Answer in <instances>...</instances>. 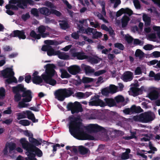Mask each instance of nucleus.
I'll list each match as a JSON object with an SVG mask.
<instances>
[{
  "label": "nucleus",
  "instance_id": "f257e3e1",
  "mask_svg": "<svg viewBox=\"0 0 160 160\" xmlns=\"http://www.w3.org/2000/svg\"><path fill=\"white\" fill-rule=\"evenodd\" d=\"M80 118L72 115L69 117V129L71 134L79 140H94L93 136L86 133L82 128V123L80 121Z\"/></svg>",
  "mask_w": 160,
  "mask_h": 160
},
{
  "label": "nucleus",
  "instance_id": "f03ea898",
  "mask_svg": "<svg viewBox=\"0 0 160 160\" xmlns=\"http://www.w3.org/2000/svg\"><path fill=\"white\" fill-rule=\"evenodd\" d=\"M12 91L15 94L14 100L16 102L19 101L22 97L23 99L30 102L32 98V92L30 90H28L24 87L22 84H18L16 86L12 87Z\"/></svg>",
  "mask_w": 160,
  "mask_h": 160
},
{
  "label": "nucleus",
  "instance_id": "7ed1b4c3",
  "mask_svg": "<svg viewBox=\"0 0 160 160\" xmlns=\"http://www.w3.org/2000/svg\"><path fill=\"white\" fill-rule=\"evenodd\" d=\"M28 142L25 138H21L19 141L22 147L26 151L32 149V147L38 146L41 144L42 139H39L38 140L33 138V135L32 134L31 136L29 138Z\"/></svg>",
  "mask_w": 160,
  "mask_h": 160
},
{
  "label": "nucleus",
  "instance_id": "20e7f679",
  "mask_svg": "<svg viewBox=\"0 0 160 160\" xmlns=\"http://www.w3.org/2000/svg\"><path fill=\"white\" fill-rule=\"evenodd\" d=\"M46 26L43 25H40L37 29V32L38 34H37L33 30H32L30 33V36L31 37L35 39H39L41 38H43L48 37L49 34L48 32H45L46 30Z\"/></svg>",
  "mask_w": 160,
  "mask_h": 160
},
{
  "label": "nucleus",
  "instance_id": "39448f33",
  "mask_svg": "<svg viewBox=\"0 0 160 160\" xmlns=\"http://www.w3.org/2000/svg\"><path fill=\"white\" fill-rule=\"evenodd\" d=\"M133 119L136 122L142 123H148L152 121L154 118L151 113L149 112H145L133 117Z\"/></svg>",
  "mask_w": 160,
  "mask_h": 160
},
{
  "label": "nucleus",
  "instance_id": "423d86ee",
  "mask_svg": "<svg viewBox=\"0 0 160 160\" xmlns=\"http://www.w3.org/2000/svg\"><path fill=\"white\" fill-rule=\"evenodd\" d=\"M45 68V74H42L41 77L43 79L52 78L56 73L54 69L56 66L53 64H47L44 66Z\"/></svg>",
  "mask_w": 160,
  "mask_h": 160
},
{
  "label": "nucleus",
  "instance_id": "0eeeda50",
  "mask_svg": "<svg viewBox=\"0 0 160 160\" xmlns=\"http://www.w3.org/2000/svg\"><path fill=\"white\" fill-rule=\"evenodd\" d=\"M100 96L96 95L92 97L91 98L92 101L89 102V105L91 106H100L102 107L103 101L99 99Z\"/></svg>",
  "mask_w": 160,
  "mask_h": 160
},
{
  "label": "nucleus",
  "instance_id": "6e6552de",
  "mask_svg": "<svg viewBox=\"0 0 160 160\" xmlns=\"http://www.w3.org/2000/svg\"><path fill=\"white\" fill-rule=\"evenodd\" d=\"M10 36L12 37H18L19 39H24L26 38L24 30H15L11 34Z\"/></svg>",
  "mask_w": 160,
  "mask_h": 160
},
{
  "label": "nucleus",
  "instance_id": "1a4fd4ad",
  "mask_svg": "<svg viewBox=\"0 0 160 160\" xmlns=\"http://www.w3.org/2000/svg\"><path fill=\"white\" fill-rule=\"evenodd\" d=\"M56 98L60 101H63L65 98L63 89H60L56 90L54 93Z\"/></svg>",
  "mask_w": 160,
  "mask_h": 160
},
{
  "label": "nucleus",
  "instance_id": "9d476101",
  "mask_svg": "<svg viewBox=\"0 0 160 160\" xmlns=\"http://www.w3.org/2000/svg\"><path fill=\"white\" fill-rule=\"evenodd\" d=\"M38 72L37 71H35L32 74V82L36 84H39L42 82V78L38 75Z\"/></svg>",
  "mask_w": 160,
  "mask_h": 160
},
{
  "label": "nucleus",
  "instance_id": "9b49d317",
  "mask_svg": "<svg viewBox=\"0 0 160 160\" xmlns=\"http://www.w3.org/2000/svg\"><path fill=\"white\" fill-rule=\"evenodd\" d=\"M80 67L77 65H73L69 67L68 68V71L71 74L76 75L80 72Z\"/></svg>",
  "mask_w": 160,
  "mask_h": 160
},
{
  "label": "nucleus",
  "instance_id": "f8f14e48",
  "mask_svg": "<svg viewBox=\"0 0 160 160\" xmlns=\"http://www.w3.org/2000/svg\"><path fill=\"white\" fill-rule=\"evenodd\" d=\"M88 129L91 131L96 132L100 131H104V128L100 126L97 124H91L88 126Z\"/></svg>",
  "mask_w": 160,
  "mask_h": 160
},
{
  "label": "nucleus",
  "instance_id": "ddd939ff",
  "mask_svg": "<svg viewBox=\"0 0 160 160\" xmlns=\"http://www.w3.org/2000/svg\"><path fill=\"white\" fill-rule=\"evenodd\" d=\"M1 73L4 78H8L11 76H13L14 74L12 69L11 68H7L2 71Z\"/></svg>",
  "mask_w": 160,
  "mask_h": 160
},
{
  "label": "nucleus",
  "instance_id": "4468645a",
  "mask_svg": "<svg viewBox=\"0 0 160 160\" xmlns=\"http://www.w3.org/2000/svg\"><path fill=\"white\" fill-rule=\"evenodd\" d=\"M105 102L103 101L102 107L108 106L110 107H112L116 105V103L114 99L111 98H105L104 99Z\"/></svg>",
  "mask_w": 160,
  "mask_h": 160
},
{
  "label": "nucleus",
  "instance_id": "2eb2a0df",
  "mask_svg": "<svg viewBox=\"0 0 160 160\" xmlns=\"http://www.w3.org/2000/svg\"><path fill=\"white\" fill-rule=\"evenodd\" d=\"M75 106L73 109L72 110V114H74L75 113L77 114L79 112H82L83 111V108L80 103L77 101L74 102Z\"/></svg>",
  "mask_w": 160,
  "mask_h": 160
},
{
  "label": "nucleus",
  "instance_id": "dca6fc26",
  "mask_svg": "<svg viewBox=\"0 0 160 160\" xmlns=\"http://www.w3.org/2000/svg\"><path fill=\"white\" fill-rule=\"evenodd\" d=\"M159 92L157 90L152 89L148 94L149 98L151 100L157 99L159 96Z\"/></svg>",
  "mask_w": 160,
  "mask_h": 160
},
{
  "label": "nucleus",
  "instance_id": "f3484780",
  "mask_svg": "<svg viewBox=\"0 0 160 160\" xmlns=\"http://www.w3.org/2000/svg\"><path fill=\"white\" fill-rule=\"evenodd\" d=\"M72 56L74 57H76L78 60H81L86 59L87 58V55H85V53L83 51L73 52Z\"/></svg>",
  "mask_w": 160,
  "mask_h": 160
},
{
  "label": "nucleus",
  "instance_id": "a211bd4d",
  "mask_svg": "<svg viewBox=\"0 0 160 160\" xmlns=\"http://www.w3.org/2000/svg\"><path fill=\"white\" fill-rule=\"evenodd\" d=\"M133 73L130 71H127L125 73L122 77V79L125 82L130 81L133 78Z\"/></svg>",
  "mask_w": 160,
  "mask_h": 160
},
{
  "label": "nucleus",
  "instance_id": "6ab92c4d",
  "mask_svg": "<svg viewBox=\"0 0 160 160\" xmlns=\"http://www.w3.org/2000/svg\"><path fill=\"white\" fill-rule=\"evenodd\" d=\"M87 61L92 64H96L100 62V58L97 56H95L92 57L90 56L87 55L86 59Z\"/></svg>",
  "mask_w": 160,
  "mask_h": 160
},
{
  "label": "nucleus",
  "instance_id": "aec40b11",
  "mask_svg": "<svg viewBox=\"0 0 160 160\" xmlns=\"http://www.w3.org/2000/svg\"><path fill=\"white\" fill-rule=\"evenodd\" d=\"M40 14L45 16H48L51 14V10L45 7L39 8L38 9Z\"/></svg>",
  "mask_w": 160,
  "mask_h": 160
},
{
  "label": "nucleus",
  "instance_id": "412c9836",
  "mask_svg": "<svg viewBox=\"0 0 160 160\" xmlns=\"http://www.w3.org/2000/svg\"><path fill=\"white\" fill-rule=\"evenodd\" d=\"M32 149L27 151L31 153H35V154L38 157H41L42 155V151L37 147H32Z\"/></svg>",
  "mask_w": 160,
  "mask_h": 160
},
{
  "label": "nucleus",
  "instance_id": "4be33fe9",
  "mask_svg": "<svg viewBox=\"0 0 160 160\" xmlns=\"http://www.w3.org/2000/svg\"><path fill=\"white\" fill-rule=\"evenodd\" d=\"M59 25L60 28L63 30H66L69 28L68 22L66 20H60L58 21Z\"/></svg>",
  "mask_w": 160,
  "mask_h": 160
},
{
  "label": "nucleus",
  "instance_id": "5701e85b",
  "mask_svg": "<svg viewBox=\"0 0 160 160\" xmlns=\"http://www.w3.org/2000/svg\"><path fill=\"white\" fill-rule=\"evenodd\" d=\"M77 76L78 79L79 80V81H77V83L78 84H80L82 82L84 83H89L93 81V79L86 77H83L82 80H81L79 76Z\"/></svg>",
  "mask_w": 160,
  "mask_h": 160
},
{
  "label": "nucleus",
  "instance_id": "b1692460",
  "mask_svg": "<svg viewBox=\"0 0 160 160\" xmlns=\"http://www.w3.org/2000/svg\"><path fill=\"white\" fill-rule=\"evenodd\" d=\"M130 90L132 93V95L134 97L137 96L139 94H141L142 91L141 89L135 87H131Z\"/></svg>",
  "mask_w": 160,
  "mask_h": 160
},
{
  "label": "nucleus",
  "instance_id": "393cba45",
  "mask_svg": "<svg viewBox=\"0 0 160 160\" xmlns=\"http://www.w3.org/2000/svg\"><path fill=\"white\" fill-rule=\"evenodd\" d=\"M28 118L31 120L33 122H38V119H36V118L33 113L30 111H27L26 112Z\"/></svg>",
  "mask_w": 160,
  "mask_h": 160
},
{
  "label": "nucleus",
  "instance_id": "a878e982",
  "mask_svg": "<svg viewBox=\"0 0 160 160\" xmlns=\"http://www.w3.org/2000/svg\"><path fill=\"white\" fill-rule=\"evenodd\" d=\"M130 20L129 18L126 15H124L121 19L122 27L124 28L128 25V22Z\"/></svg>",
  "mask_w": 160,
  "mask_h": 160
},
{
  "label": "nucleus",
  "instance_id": "bb28decb",
  "mask_svg": "<svg viewBox=\"0 0 160 160\" xmlns=\"http://www.w3.org/2000/svg\"><path fill=\"white\" fill-rule=\"evenodd\" d=\"M82 68H84L86 74L92 73L94 72V69L89 66L82 64Z\"/></svg>",
  "mask_w": 160,
  "mask_h": 160
},
{
  "label": "nucleus",
  "instance_id": "cd10ccee",
  "mask_svg": "<svg viewBox=\"0 0 160 160\" xmlns=\"http://www.w3.org/2000/svg\"><path fill=\"white\" fill-rule=\"evenodd\" d=\"M22 0H10L9 3L10 4H17V6L20 8L24 9V7L22 5Z\"/></svg>",
  "mask_w": 160,
  "mask_h": 160
},
{
  "label": "nucleus",
  "instance_id": "c85d7f7f",
  "mask_svg": "<svg viewBox=\"0 0 160 160\" xmlns=\"http://www.w3.org/2000/svg\"><path fill=\"white\" fill-rule=\"evenodd\" d=\"M65 98L69 97L74 94V91L71 88L63 89Z\"/></svg>",
  "mask_w": 160,
  "mask_h": 160
},
{
  "label": "nucleus",
  "instance_id": "c756f323",
  "mask_svg": "<svg viewBox=\"0 0 160 160\" xmlns=\"http://www.w3.org/2000/svg\"><path fill=\"white\" fill-rule=\"evenodd\" d=\"M132 113H139L143 111L140 106H136L135 105H133L131 107Z\"/></svg>",
  "mask_w": 160,
  "mask_h": 160
},
{
  "label": "nucleus",
  "instance_id": "7c9ffc66",
  "mask_svg": "<svg viewBox=\"0 0 160 160\" xmlns=\"http://www.w3.org/2000/svg\"><path fill=\"white\" fill-rule=\"evenodd\" d=\"M143 20L145 22V25L146 26L150 25L151 22V18L148 16L146 14L143 16Z\"/></svg>",
  "mask_w": 160,
  "mask_h": 160
},
{
  "label": "nucleus",
  "instance_id": "2f4dec72",
  "mask_svg": "<svg viewBox=\"0 0 160 160\" xmlns=\"http://www.w3.org/2000/svg\"><path fill=\"white\" fill-rule=\"evenodd\" d=\"M29 102L22 98V101L19 102H18V107L20 109L27 107L28 106V104L26 103V102Z\"/></svg>",
  "mask_w": 160,
  "mask_h": 160
},
{
  "label": "nucleus",
  "instance_id": "473e14b6",
  "mask_svg": "<svg viewBox=\"0 0 160 160\" xmlns=\"http://www.w3.org/2000/svg\"><path fill=\"white\" fill-rule=\"evenodd\" d=\"M44 81L47 84H48L52 86H54L57 83L56 81L52 78H48L43 79Z\"/></svg>",
  "mask_w": 160,
  "mask_h": 160
},
{
  "label": "nucleus",
  "instance_id": "72a5a7b5",
  "mask_svg": "<svg viewBox=\"0 0 160 160\" xmlns=\"http://www.w3.org/2000/svg\"><path fill=\"white\" fill-rule=\"evenodd\" d=\"M58 57L60 59L66 60L68 58L69 56L64 52H61L59 51L58 50Z\"/></svg>",
  "mask_w": 160,
  "mask_h": 160
},
{
  "label": "nucleus",
  "instance_id": "f704fd0d",
  "mask_svg": "<svg viewBox=\"0 0 160 160\" xmlns=\"http://www.w3.org/2000/svg\"><path fill=\"white\" fill-rule=\"evenodd\" d=\"M8 78L6 80V83L8 84H10L12 82L17 83V81L16 78L13 76Z\"/></svg>",
  "mask_w": 160,
  "mask_h": 160
},
{
  "label": "nucleus",
  "instance_id": "c9c22d12",
  "mask_svg": "<svg viewBox=\"0 0 160 160\" xmlns=\"http://www.w3.org/2000/svg\"><path fill=\"white\" fill-rule=\"evenodd\" d=\"M89 150V149L82 146H80L78 148V151L80 154L82 155L86 154L88 153Z\"/></svg>",
  "mask_w": 160,
  "mask_h": 160
},
{
  "label": "nucleus",
  "instance_id": "e433bc0d",
  "mask_svg": "<svg viewBox=\"0 0 160 160\" xmlns=\"http://www.w3.org/2000/svg\"><path fill=\"white\" fill-rule=\"evenodd\" d=\"M92 34V38L93 39L100 38L102 36V33L100 32L97 31L96 29H95Z\"/></svg>",
  "mask_w": 160,
  "mask_h": 160
},
{
  "label": "nucleus",
  "instance_id": "4c0bfd02",
  "mask_svg": "<svg viewBox=\"0 0 160 160\" xmlns=\"http://www.w3.org/2000/svg\"><path fill=\"white\" fill-rule=\"evenodd\" d=\"M58 51H55L52 47L50 46L47 53L49 56L57 55L58 53Z\"/></svg>",
  "mask_w": 160,
  "mask_h": 160
},
{
  "label": "nucleus",
  "instance_id": "58836bf2",
  "mask_svg": "<svg viewBox=\"0 0 160 160\" xmlns=\"http://www.w3.org/2000/svg\"><path fill=\"white\" fill-rule=\"evenodd\" d=\"M135 56L137 57H138L139 59H142L144 57V53L141 50L138 49L135 52Z\"/></svg>",
  "mask_w": 160,
  "mask_h": 160
},
{
  "label": "nucleus",
  "instance_id": "ea45409f",
  "mask_svg": "<svg viewBox=\"0 0 160 160\" xmlns=\"http://www.w3.org/2000/svg\"><path fill=\"white\" fill-rule=\"evenodd\" d=\"M16 115L18 120L25 118H26V112L23 111L22 112L17 113H16Z\"/></svg>",
  "mask_w": 160,
  "mask_h": 160
},
{
  "label": "nucleus",
  "instance_id": "a19ab883",
  "mask_svg": "<svg viewBox=\"0 0 160 160\" xmlns=\"http://www.w3.org/2000/svg\"><path fill=\"white\" fill-rule=\"evenodd\" d=\"M114 100L116 103H117L122 102L125 101L124 97L122 95H119L115 97Z\"/></svg>",
  "mask_w": 160,
  "mask_h": 160
},
{
  "label": "nucleus",
  "instance_id": "79ce46f5",
  "mask_svg": "<svg viewBox=\"0 0 160 160\" xmlns=\"http://www.w3.org/2000/svg\"><path fill=\"white\" fill-rule=\"evenodd\" d=\"M28 4L31 5H34V2L32 0H22V5L24 7H27Z\"/></svg>",
  "mask_w": 160,
  "mask_h": 160
},
{
  "label": "nucleus",
  "instance_id": "37998d69",
  "mask_svg": "<svg viewBox=\"0 0 160 160\" xmlns=\"http://www.w3.org/2000/svg\"><path fill=\"white\" fill-rule=\"evenodd\" d=\"M26 154L28 156V158L29 160H37L35 158V154L33 153H31L27 151Z\"/></svg>",
  "mask_w": 160,
  "mask_h": 160
},
{
  "label": "nucleus",
  "instance_id": "c03bdc74",
  "mask_svg": "<svg viewBox=\"0 0 160 160\" xmlns=\"http://www.w3.org/2000/svg\"><path fill=\"white\" fill-rule=\"evenodd\" d=\"M118 88L114 85H110L108 88L109 92L111 93H114L117 92Z\"/></svg>",
  "mask_w": 160,
  "mask_h": 160
},
{
  "label": "nucleus",
  "instance_id": "a18cd8bd",
  "mask_svg": "<svg viewBox=\"0 0 160 160\" xmlns=\"http://www.w3.org/2000/svg\"><path fill=\"white\" fill-rule=\"evenodd\" d=\"M30 122L27 119L21 120L19 122V124L24 126H29Z\"/></svg>",
  "mask_w": 160,
  "mask_h": 160
},
{
  "label": "nucleus",
  "instance_id": "49530a36",
  "mask_svg": "<svg viewBox=\"0 0 160 160\" xmlns=\"http://www.w3.org/2000/svg\"><path fill=\"white\" fill-rule=\"evenodd\" d=\"M39 10L37 8H33L32 9L31 11V14L33 15L34 16L36 17H38L39 15Z\"/></svg>",
  "mask_w": 160,
  "mask_h": 160
},
{
  "label": "nucleus",
  "instance_id": "de8ad7c7",
  "mask_svg": "<svg viewBox=\"0 0 160 160\" xmlns=\"http://www.w3.org/2000/svg\"><path fill=\"white\" fill-rule=\"evenodd\" d=\"M75 104H74V102H69L67 106V110L68 111H71V112H72V110L73 109V108L75 106Z\"/></svg>",
  "mask_w": 160,
  "mask_h": 160
},
{
  "label": "nucleus",
  "instance_id": "09e8293b",
  "mask_svg": "<svg viewBox=\"0 0 160 160\" xmlns=\"http://www.w3.org/2000/svg\"><path fill=\"white\" fill-rule=\"evenodd\" d=\"M9 148V152L10 153H11V152L14 150L16 147V144L14 143H9L8 146Z\"/></svg>",
  "mask_w": 160,
  "mask_h": 160
},
{
  "label": "nucleus",
  "instance_id": "8fccbe9b",
  "mask_svg": "<svg viewBox=\"0 0 160 160\" xmlns=\"http://www.w3.org/2000/svg\"><path fill=\"white\" fill-rule=\"evenodd\" d=\"M114 47L119 49L120 50H123L124 49V45L122 43H116L114 44Z\"/></svg>",
  "mask_w": 160,
  "mask_h": 160
},
{
  "label": "nucleus",
  "instance_id": "3c124183",
  "mask_svg": "<svg viewBox=\"0 0 160 160\" xmlns=\"http://www.w3.org/2000/svg\"><path fill=\"white\" fill-rule=\"evenodd\" d=\"M143 41H142L138 39H134L133 43L134 45H139L140 46H142L144 44Z\"/></svg>",
  "mask_w": 160,
  "mask_h": 160
},
{
  "label": "nucleus",
  "instance_id": "603ef678",
  "mask_svg": "<svg viewBox=\"0 0 160 160\" xmlns=\"http://www.w3.org/2000/svg\"><path fill=\"white\" fill-rule=\"evenodd\" d=\"M71 77V75L69 74L67 71L64 70L63 72H62L61 77L62 78H69Z\"/></svg>",
  "mask_w": 160,
  "mask_h": 160
},
{
  "label": "nucleus",
  "instance_id": "864d4df0",
  "mask_svg": "<svg viewBox=\"0 0 160 160\" xmlns=\"http://www.w3.org/2000/svg\"><path fill=\"white\" fill-rule=\"evenodd\" d=\"M30 16L29 12L26 13L25 14H23L21 16V18L24 21H26L29 18Z\"/></svg>",
  "mask_w": 160,
  "mask_h": 160
},
{
  "label": "nucleus",
  "instance_id": "5fc2aeb1",
  "mask_svg": "<svg viewBox=\"0 0 160 160\" xmlns=\"http://www.w3.org/2000/svg\"><path fill=\"white\" fill-rule=\"evenodd\" d=\"M129 158V155L127 152H125L122 153L121 158L122 160H126L128 159Z\"/></svg>",
  "mask_w": 160,
  "mask_h": 160
},
{
  "label": "nucleus",
  "instance_id": "6e6d98bb",
  "mask_svg": "<svg viewBox=\"0 0 160 160\" xmlns=\"http://www.w3.org/2000/svg\"><path fill=\"white\" fill-rule=\"evenodd\" d=\"M5 95V90L4 88L1 87L0 88V98H3Z\"/></svg>",
  "mask_w": 160,
  "mask_h": 160
},
{
  "label": "nucleus",
  "instance_id": "4d7b16f0",
  "mask_svg": "<svg viewBox=\"0 0 160 160\" xmlns=\"http://www.w3.org/2000/svg\"><path fill=\"white\" fill-rule=\"evenodd\" d=\"M123 13L127 14L129 16L131 15L133 13L132 10L128 8H124V10H123Z\"/></svg>",
  "mask_w": 160,
  "mask_h": 160
},
{
  "label": "nucleus",
  "instance_id": "13d9d810",
  "mask_svg": "<svg viewBox=\"0 0 160 160\" xmlns=\"http://www.w3.org/2000/svg\"><path fill=\"white\" fill-rule=\"evenodd\" d=\"M51 14H54L58 17H60L62 15L61 13L59 11L55 9H51Z\"/></svg>",
  "mask_w": 160,
  "mask_h": 160
},
{
  "label": "nucleus",
  "instance_id": "bf43d9fd",
  "mask_svg": "<svg viewBox=\"0 0 160 160\" xmlns=\"http://www.w3.org/2000/svg\"><path fill=\"white\" fill-rule=\"evenodd\" d=\"M106 72V71L105 70H98L94 72V75L96 76H98Z\"/></svg>",
  "mask_w": 160,
  "mask_h": 160
},
{
  "label": "nucleus",
  "instance_id": "052dcab7",
  "mask_svg": "<svg viewBox=\"0 0 160 160\" xmlns=\"http://www.w3.org/2000/svg\"><path fill=\"white\" fill-rule=\"evenodd\" d=\"M101 92L102 95H107L110 93L108 88H105L102 89Z\"/></svg>",
  "mask_w": 160,
  "mask_h": 160
},
{
  "label": "nucleus",
  "instance_id": "680f3d73",
  "mask_svg": "<svg viewBox=\"0 0 160 160\" xmlns=\"http://www.w3.org/2000/svg\"><path fill=\"white\" fill-rule=\"evenodd\" d=\"M125 40L128 43H131L132 42L133 38L130 36H126L125 37Z\"/></svg>",
  "mask_w": 160,
  "mask_h": 160
},
{
  "label": "nucleus",
  "instance_id": "e2e57ef3",
  "mask_svg": "<svg viewBox=\"0 0 160 160\" xmlns=\"http://www.w3.org/2000/svg\"><path fill=\"white\" fill-rule=\"evenodd\" d=\"M76 96L79 98H84L85 94L84 93L81 92H78L76 93Z\"/></svg>",
  "mask_w": 160,
  "mask_h": 160
},
{
  "label": "nucleus",
  "instance_id": "0e129e2a",
  "mask_svg": "<svg viewBox=\"0 0 160 160\" xmlns=\"http://www.w3.org/2000/svg\"><path fill=\"white\" fill-rule=\"evenodd\" d=\"M134 5L137 9H140L141 5L139 1L138 0H135L133 1Z\"/></svg>",
  "mask_w": 160,
  "mask_h": 160
},
{
  "label": "nucleus",
  "instance_id": "69168bd1",
  "mask_svg": "<svg viewBox=\"0 0 160 160\" xmlns=\"http://www.w3.org/2000/svg\"><path fill=\"white\" fill-rule=\"evenodd\" d=\"M123 112L126 114H131L132 113L131 107L130 108H126L123 110Z\"/></svg>",
  "mask_w": 160,
  "mask_h": 160
},
{
  "label": "nucleus",
  "instance_id": "338daca9",
  "mask_svg": "<svg viewBox=\"0 0 160 160\" xmlns=\"http://www.w3.org/2000/svg\"><path fill=\"white\" fill-rule=\"evenodd\" d=\"M143 48L146 50H150L153 49V46L151 44H148L144 46Z\"/></svg>",
  "mask_w": 160,
  "mask_h": 160
},
{
  "label": "nucleus",
  "instance_id": "774afa93",
  "mask_svg": "<svg viewBox=\"0 0 160 160\" xmlns=\"http://www.w3.org/2000/svg\"><path fill=\"white\" fill-rule=\"evenodd\" d=\"M142 72V70L140 67H137L135 70V74L136 75H140Z\"/></svg>",
  "mask_w": 160,
  "mask_h": 160
}]
</instances>
